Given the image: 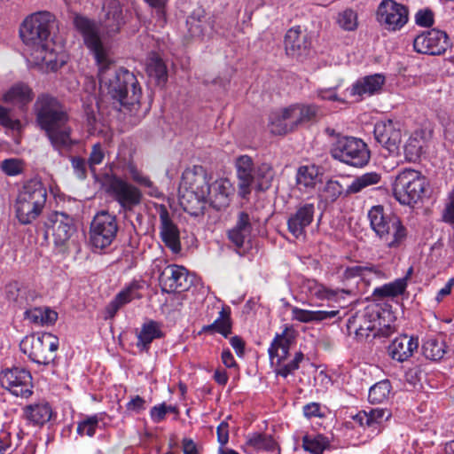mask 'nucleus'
I'll return each mask as SVG.
<instances>
[{
    "mask_svg": "<svg viewBox=\"0 0 454 454\" xmlns=\"http://www.w3.org/2000/svg\"><path fill=\"white\" fill-rule=\"evenodd\" d=\"M75 28L82 34L84 43L94 54L98 65L99 89L102 97L113 100L115 108H129L137 105L141 90L135 75L125 69H117L110 59L109 49L98 35L94 22L76 15Z\"/></svg>",
    "mask_w": 454,
    "mask_h": 454,
    "instance_id": "f257e3e1",
    "label": "nucleus"
},
{
    "mask_svg": "<svg viewBox=\"0 0 454 454\" xmlns=\"http://www.w3.org/2000/svg\"><path fill=\"white\" fill-rule=\"evenodd\" d=\"M54 17L50 12H36L27 17L20 29L28 60L51 71L61 67L67 60L63 45L50 37Z\"/></svg>",
    "mask_w": 454,
    "mask_h": 454,
    "instance_id": "f03ea898",
    "label": "nucleus"
},
{
    "mask_svg": "<svg viewBox=\"0 0 454 454\" xmlns=\"http://www.w3.org/2000/svg\"><path fill=\"white\" fill-rule=\"evenodd\" d=\"M34 108L38 125L45 131L54 148H67L74 143L70 137L67 114L56 98L42 94L38 96Z\"/></svg>",
    "mask_w": 454,
    "mask_h": 454,
    "instance_id": "7ed1b4c3",
    "label": "nucleus"
},
{
    "mask_svg": "<svg viewBox=\"0 0 454 454\" xmlns=\"http://www.w3.org/2000/svg\"><path fill=\"white\" fill-rule=\"evenodd\" d=\"M368 219L372 230L387 247H398L405 240L407 230L402 221L395 215L386 214L382 206L372 207Z\"/></svg>",
    "mask_w": 454,
    "mask_h": 454,
    "instance_id": "20e7f679",
    "label": "nucleus"
},
{
    "mask_svg": "<svg viewBox=\"0 0 454 454\" xmlns=\"http://www.w3.org/2000/svg\"><path fill=\"white\" fill-rule=\"evenodd\" d=\"M46 198V189L40 181L33 179L27 182L19 192L14 205L19 222L28 224L35 220L44 207Z\"/></svg>",
    "mask_w": 454,
    "mask_h": 454,
    "instance_id": "39448f33",
    "label": "nucleus"
},
{
    "mask_svg": "<svg viewBox=\"0 0 454 454\" xmlns=\"http://www.w3.org/2000/svg\"><path fill=\"white\" fill-rule=\"evenodd\" d=\"M349 334H355L359 339L372 336H388L395 328L385 323L377 306L371 305L350 317L347 323Z\"/></svg>",
    "mask_w": 454,
    "mask_h": 454,
    "instance_id": "423d86ee",
    "label": "nucleus"
},
{
    "mask_svg": "<svg viewBox=\"0 0 454 454\" xmlns=\"http://www.w3.org/2000/svg\"><path fill=\"white\" fill-rule=\"evenodd\" d=\"M294 339L295 332L292 328L286 327L281 333L275 336L269 348L270 363L278 367L276 373L284 378L296 371L304 357L301 352H297L291 362L282 364L288 356L289 348Z\"/></svg>",
    "mask_w": 454,
    "mask_h": 454,
    "instance_id": "0eeeda50",
    "label": "nucleus"
},
{
    "mask_svg": "<svg viewBox=\"0 0 454 454\" xmlns=\"http://www.w3.org/2000/svg\"><path fill=\"white\" fill-rule=\"evenodd\" d=\"M427 181L420 172L404 169L393 183V195L403 205L413 206L424 196Z\"/></svg>",
    "mask_w": 454,
    "mask_h": 454,
    "instance_id": "6e6552de",
    "label": "nucleus"
},
{
    "mask_svg": "<svg viewBox=\"0 0 454 454\" xmlns=\"http://www.w3.org/2000/svg\"><path fill=\"white\" fill-rule=\"evenodd\" d=\"M20 350L33 362L49 364L56 357L59 339L50 333H42L26 336L20 344Z\"/></svg>",
    "mask_w": 454,
    "mask_h": 454,
    "instance_id": "1a4fd4ad",
    "label": "nucleus"
},
{
    "mask_svg": "<svg viewBox=\"0 0 454 454\" xmlns=\"http://www.w3.org/2000/svg\"><path fill=\"white\" fill-rule=\"evenodd\" d=\"M330 153L335 160L353 167H363L370 160L367 145L353 137H338L332 145Z\"/></svg>",
    "mask_w": 454,
    "mask_h": 454,
    "instance_id": "9d476101",
    "label": "nucleus"
},
{
    "mask_svg": "<svg viewBox=\"0 0 454 454\" xmlns=\"http://www.w3.org/2000/svg\"><path fill=\"white\" fill-rule=\"evenodd\" d=\"M104 188L124 211H132L142 201V192L116 174L113 173L106 177Z\"/></svg>",
    "mask_w": 454,
    "mask_h": 454,
    "instance_id": "9b49d317",
    "label": "nucleus"
},
{
    "mask_svg": "<svg viewBox=\"0 0 454 454\" xmlns=\"http://www.w3.org/2000/svg\"><path fill=\"white\" fill-rule=\"evenodd\" d=\"M118 231L115 215L107 211L98 212L90 228V242L96 249H103L114 241Z\"/></svg>",
    "mask_w": 454,
    "mask_h": 454,
    "instance_id": "f8f14e48",
    "label": "nucleus"
},
{
    "mask_svg": "<svg viewBox=\"0 0 454 454\" xmlns=\"http://www.w3.org/2000/svg\"><path fill=\"white\" fill-rule=\"evenodd\" d=\"M48 232L51 231L53 242L59 252L67 253L75 247L76 233L73 219L63 213H54L50 218Z\"/></svg>",
    "mask_w": 454,
    "mask_h": 454,
    "instance_id": "ddd939ff",
    "label": "nucleus"
},
{
    "mask_svg": "<svg viewBox=\"0 0 454 454\" xmlns=\"http://www.w3.org/2000/svg\"><path fill=\"white\" fill-rule=\"evenodd\" d=\"M409 20L408 8L394 0H383L377 9V20L388 31H397Z\"/></svg>",
    "mask_w": 454,
    "mask_h": 454,
    "instance_id": "4468645a",
    "label": "nucleus"
},
{
    "mask_svg": "<svg viewBox=\"0 0 454 454\" xmlns=\"http://www.w3.org/2000/svg\"><path fill=\"white\" fill-rule=\"evenodd\" d=\"M0 384L13 395L27 398L32 395V377L30 372L23 368L3 370L0 373Z\"/></svg>",
    "mask_w": 454,
    "mask_h": 454,
    "instance_id": "2eb2a0df",
    "label": "nucleus"
},
{
    "mask_svg": "<svg viewBox=\"0 0 454 454\" xmlns=\"http://www.w3.org/2000/svg\"><path fill=\"white\" fill-rule=\"evenodd\" d=\"M402 126L398 121L385 120L374 126V137L390 153H397L402 143Z\"/></svg>",
    "mask_w": 454,
    "mask_h": 454,
    "instance_id": "dca6fc26",
    "label": "nucleus"
},
{
    "mask_svg": "<svg viewBox=\"0 0 454 454\" xmlns=\"http://www.w3.org/2000/svg\"><path fill=\"white\" fill-rule=\"evenodd\" d=\"M449 46V37L443 31L432 29L419 35L413 42L414 50L422 54L441 55Z\"/></svg>",
    "mask_w": 454,
    "mask_h": 454,
    "instance_id": "f3484780",
    "label": "nucleus"
},
{
    "mask_svg": "<svg viewBox=\"0 0 454 454\" xmlns=\"http://www.w3.org/2000/svg\"><path fill=\"white\" fill-rule=\"evenodd\" d=\"M157 212L160 216V235L162 241L173 253H178L181 250V243L177 226L171 220L164 205L157 206Z\"/></svg>",
    "mask_w": 454,
    "mask_h": 454,
    "instance_id": "a211bd4d",
    "label": "nucleus"
},
{
    "mask_svg": "<svg viewBox=\"0 0 454 454\" xmlns=\"http://www.w3.org/2000/svg\"><path fill=\"white\" fill-rule=\"evenodd\" d=\"M236 175L238 178V193L246 199L252 191L254 184V166L253 160L248 155H241L235 161Z\"/></svg>",
    "mask_w": 454,
    "mask_h": 454,
    "instance_id": "6ab92c4d",
    "label": "nucleus"
},
{
    "mask_svg": "<svg viewBox=\"0 0 454 454\" xmlns=\"http://www.w3.org/2000/svg\"><path fill=\"white\" fill-rule=\"evenodd\" d=\"M252 224L249 215L241 212L239 214L236 225L228 232L231 242L236 247L239 254L250 247Z\"/></svg>",
    "mask_w": 454,
    "mask_h": 454,
    "instance_id": "aec40b11",
    "label": "nucleus"
},
{
    "mask_svg": "<svg viewBox=\"0 0 454 454\" xmlns=\"http://www.w3.org/2000/svg\"><path fill=\"white\" fill-rule=\"evenodd\" d=\"M187 278V270L184 267L172 264L162 270L159 281L163 291L180 292L188 288Z\"/></svg>",
    "mask_w": 454,
    "mask_h": 454,
    "instance_id": "412c9836",
    "label": "nucleus"
},
{
    "mask_svg": "<svg viewBox=\"0 0 454 454\" xmlns=\"http://www.w3.org/2000/svg\"><path fill=\"white\" fill-rule=\"evenodd\" d=\"M111 169L119 171H128L131 179L139 185L152 188L153 187V182L150 178L145 176L137 168L129 152L125 149H120L116 160L112 163Z\"/></svg>",
    "mask_w": 454,
    "mask_h": 454,
    "instance_id": "4be33fe9",
    "label": "nucleus"
},
{
    "mask_svg": "<svg viewBox=\"0 0 454 454\" xmlns=\"http://www.w3.org/2000/svg\"><path fill=\"white\" fill-rule=\"evenodd\" d=\"M233 194V184L227 178L217 179L207 187V200L216 209L229 206Z\"/></svg>",
    "mask_w": 454,
    "mask_h": 454,
    "instance_id": "5701e85b",
    "label": "nucleus"
},
{
    "mask_svg": "<svg viewBox=\"0 0 454 454\" xmlns=\"http://www.w3.org/2000/svg\"><path fill=\"white\" fill-rule=\"evenodd\" d=\"M418 348V338L402 334L392 340L388 346V354L393 360L403 363L411 358Z\"/></svg>",
    "mask_w": 454,
    "mask_h": 454,
    "instance_id": "b1692460",
    "label": "nucleus"
},
{
    "mask_svg": "<svg viewBox=\"0 0 454 454\" xmlns=\"http://www.w3.org/2000/svg\"><path fill=\"white\" fill-rule=\"evenodd\" d=\"M35 97L32 88L25 82L12 85L2 96V100L9 105L25 110Z\"/></svg>",
    "mask_w": 454,
    "mask_h": 454,
    "instance_id": "393cba45",
    "label": "nucleus"
},
{
    "mask_svg": "<svg viewBox=\"0 0 454 454\" xmlns=\"http://www.w3.org/2000/svg\"><path fill=\"white\" fill-rule=\"evenodd\" d=\"M314 213L315 207L312 203H306L299 207L287 221L288 231L297 239L303 237L305 228L313 221Z\"/></svg>",
    "mask_w": 454,
    "mask_h": 454,
    "instance_id": "a878e982",
    "label": "nucleus"
},
{
    "mask_svg": "<svg viewBox=\"0 0 454 454\" xmlns=\"http://www.w3.org/2000/svg\"><path fill=\"white\" fill-rule=\"evenodd\" d=\"M385 76L380 74L367 75L358 79L349 89V94L362 99L381 91L385 83Z\"/></svg>",
    "mask_w": 454,
    "mask_h": 454,
    "instance_id": "bb28decb",
    "label": "nucleus"
},
{
    "mask_svg": "<svg viewBox=\"0 0 454 454\" xmlns=\"http://www.w3.org/2000/svg\"><path fill=\"white\" fill-rule=\"evenodd\" d=\"M302 293L311 298L338 301L348 292L344 289H330L315 279H306L301 286Z\"/></svg>",
    "mask_w": 454,
    "mask_h": 454,
    "instance_id": "cd10ccee",
    "label": "nucleus"
},
{
    "mask_svg": "<svg viewBox=\"0 0 454 454\" xmlns=\"http://www.w3.org/2000/svg\"><path fill=\"white\" fill-rule=\"evenodd\" d=\"M309 46L308 36L299 27L287 30L285 35V49L286 54L299 57L306 52Z\"/></svg>",
    "mask_w": 454,
    "mask_h": 454,
    "instance_id": "c85d7f7f",
    "label": "nucleus"
},
{
    "mask_svg": "<svg viewBox=\"0 0 454 454\" xmlns=\"http://www.w3.org/2000/svg\"><path fill=\"white\" fill-rule=\"evenodd\" d=\"M104 19L102 27L111 35L120 30L121 25V8L118 0H106L103 4Z\"/></svg>",
    "mask_w": 454,
    "mask_h": 454,
    "instance_id": "c756f323",
    "label": "nucleus"
},
{
    "mask_svg": "<svg viewBox=\"0 0 454 454\" xmlns=\"http://www.w3.org/2000/svg\"><path fill=\"white\" fill-rule=\"evenodd\" d=\"M320 168L316 165L301 166L296 172V185L300 191L309 192L321 181Z\"/></svg>",
    "mask_w": 454,
    "mask_h": 454,
    "instance_id": "7c9ffc66",
    "label": "nucleus"
},
{
    "mask_svg": "<svg viewBox=\"0 0 454 454\" xmlns=\"http://www.w3.org/2000/svg\"><path fill=\"white\" fill-rule=\"evenodd\" d=\"M24 432L14 425H10L0 431V454H12L20 445Z\"/></svg>",
    "mask_w": 454,
    "mask_h": 454,
    "instance_id": "2f4dec72",
    "label": "nucleus"
},
{
    "mask_svg": "<svg viewBox=\"0 0 454 454\" xmlns=\"http://www.w3.org/2000/svg\"><path fill=\"white\" fill-rule=\"evenodd\" d=\"M339 310H308L298 307L291 309L292 319L301 323L320 322L336 317Z\"/></svg>",
    "mask_w": 454,
    "mask_h": 454,
    "instance_id": "473e14b6",
    "label": "nucleus"
},
{
    "mask_svg": "<svg viewBox=\"0 0 454 454\" xmlns=\"http://www.w3.org/2000/svg\"><path fill=\"white\" fill-rule=\"evenodd\" d=\"M137 337V346L142 349H147L153 340L163 337L160 324L153 320L145 322Z\"/></svg>",
    "mask_w": 454,
    "mask_h": 454,
    "instance_id": "72a5a7b5",
    "label": "nucleus"
},
{
    "mask_svg": "<svg viewBox=\"0 0 454 454\" xmlns=\"http://www.w3.org/2000/svg\"><path fill=\"white\" fill-rule=\"evenodd\" d=\"M24 414L27 420L35 425H43L52 416V410L46 403H35L27 406Z\"/></svg>",
    "mask_w": 454,
    "mask_h": 454,
    "instance_id": "f704fd0d",
    "label": "nucleus"
},
{
    "mask_svg": "<svg viewBox=\"0 0 454 454\" xmlns=\"http://www.w3.org/2000/svg\"><path fill=\"white\" fill-rule=\"evenodd\" d=\"M137 284H131L125 289L117 294L115 298L108 304L106 311L110 317H114L116 312L125 304L130 302L135 298L139 297Z\"/></svg>",
    "mask_w": 454,
    "mask_h": 454,
    "instance_id": "c9c22d12",
    "label": "nucleus"
},
{
    "mask_svg": "<svg viewBox=\"0 0 454 454\" xmlns=\"http://www.w3.org/2000/svg\"><path fill=\"white\" fill-rule=\"evenodd\" d=\"M26 318L38 325H50L57 321L58 313L48 307H37L27 310Z\"/></svg>",
    "mask_w": 454,
    "mask_h": 454,
    "instance_id": "e433bc0d",
    "label": "nucleus"
},
{
    "mask_svg": "<svg viewBox=\"0 0 454 454\" xmlns=\"http://www.w3.org/2000/svg\"><path fill=\"white\" fill-rule=\"evenodd\" d=\"M381 180V176L377 172H367L356 176L348 186V193H357L365 188L378 184Z\"/></svg>",
    "mask_w": 454,
    "mask_h": 454,
    "instance_id": "4c0bfd02",
    "label": "nucleus"
},
{
    "mask_svg": "<svg viewBox=\"0 0 454 454\" xmlns=\"http://www.w3.org/2000/svg\"><path fill=\"white\" fill-rule=\"evenodd\" d=\"M269 127L271 133L275 135H285L292 131L287 121L285 108L272 112L269 118Z\"/></svg>",
    "mask_w": 454,
    "mask_h": 454,
    "instance_id": "58836bf2",
    "label": "nucleus"
},
{
    "mask_svg": "<svg viewBox=\"0 0 454 454\" xmlns=\"http://www.w3.org/2000/svg\"><path fill=\"white\" fill-rule=\"evenodd\" d=\"M422 350L426 358L438 361L446 353V344L442 339H428L424 342Z\"/></svg>",
    "mask_w": 454,
    "mask_h": 454,
    "instance_id": "ea45409f",
    "label": "nucleus"
},
{
    "mask_svg": "<svg viewBox=\"0 0 454 454\" xmlns=\"http://www.w3.org/2000/svg\"><path fill=\"white\" fill-rule=\"evenodd\" d=\"M391 391L390 381L387 380H380L370 388L368 399L372 403H381L388 400Z\"/></svg>",
    "mask_w": 454,
    "mask_h": 454,
    "instance_id": "a19ab883",
    "label": "nucleus"
},
{
    "mask_svg": "<svg viewBox=\"0 0 454 454\" xmlns=\"http://www.w3.org/2000/svg\"><path fill=\"white\" fill-rule=\"evenodd\" d=\"M254 183L259 190L268 189L274 177L273 168L270 164L262 163L254 169Z\"/></svg>",
    "mask_w": 454,
    "mask_h": 454,
    "instance_id": "79ce46f5",
    "label": "nucleus"
},
{
    "mask_svg": "<svg viewBox=\"0 0 454 454\" xmlns=\"http://www.w3.org/2000/svg\"><path fill=\"white\" fill-rule=\"evenodd\" d=\"M302 446L306 451L312 454H322L327 446V441L321 434L305 435L302 439Z\"/></svg>",
    "mask_w": 454,
    "mask_h": 454,
    "instance_id": "37998d69",
    "label": "nucleus"
},
{
    "mask_svg": "<svg viewBox=\"0 0 454 454\" xmlns=\"http://www.w3.org/2000/svg\"><path fill=\"white\" fill-rule=\"evenodd\" d=\"M371 274L378 275L380 270L374 266H363V265H352L347 267L342 272V278L345 280H349L357 277L366 278Z\"/></svg>",
    "mask_w": 454,
    "mask_h": 454,
    "instance_id": "c03bdc74",
    "label": "nucleus"
},
{
    "mask_svg": "<svg viewBox=\"0 0 454 454\" xmlns=\"http://www.w3.org/2000/svg\"><path fill=\"white\" fill-rule=\"evenodd\" d=\"M337 23L343 30L354 31L358 27L357 14L351 9H346L338 14Z\"/></svg>",
    "mask_w": 454,
    "mask_h": 454,
    "instance_id": "a18cd8bd",
    "label": "nucleus"
},
{
    "mask_svg": "<svg viewBox=\"0 0 454 454\" xmlns=\"http://www.w3.org/2000/svg\"><path fill=\"white\" fill-rule=\"evenodd\" d=\"M148 74L154 77L159 83L165 82L167 80V67L158 57H153L150 59L147 65Z\"/></svg>",
    "mask_w": 454,
    "mask_h": 454,
    "instance_id": "49530a36",
    "label": "nucleus"
},
{
    "mask_svg": "<svg viewBox=\"0 0 454 454\" xmlns=\"http://www.w3.org/2000/svg\"><path fill=\"white\" fill-rule=\"evenodd\" d=\"M99 418L98 415L89 416L79 421L76 432L80 436L92 437L98 426Z\"/></svg>",
    "mask_w": 454,
    "mask_h": 454,
    "instance_id": "de8ad7c7",
    "label": "nucleus"
},
{
    "mask_svg": "<svg viewBox=\"0 0 454 454\" xmlns=\"http://www.w3.org/2000/svg\"><path fill=\"white\" fill-rule=\"evenodd\" d=\"M247 444L255 450H271L275 442L274 441L262 434H253L247 436Z\"/></svg>",
    "mask_w": 454,
    "mask_h": 454,
    "instance_id": "09e8293b",
    "label": "nucleus"
},
{
    "mask_svg": "<svg viewBox=\"0 0 454 454\" xmlns=\"http://www.w3.org/2000/svg\"><path fill=\"white\" fill-rule=\"evenodd\" d=\"M340 84L330 88H320L316 90V96L321 100H329L340 104H347V100L338 95V90Z\"/></svg>",
    "mask_w": 454,
    "mask_h": 454,
    "instance_id": "8fccbe9b",
    "label": "nucleus"
},
{
    "mask_svg": "<svg viewBox=\"0 0 454 454\" xmlns=\"http://www.w3.org/2000/svg\"><path fill=\"white\" fill-rule=\"evenodd\" d=\"M407 286L405 278H399L395 281L383 286L380 290V294L384 296H396L403 294Z\"/></svg>",
    "mask_w": 454,
    "mask_h": 454,
    "instance_id": "3c124183",
    "label": "nucleus"
},
{
    "mask_svg": "<svg viewBox=\"0 0 454 454\" xmlns=\"http://www.w3.org/2000/svg\"><path fill=\"white\" fill-rule=\"evenodd\" d=\"M2 170L8 176H17L24 169V163L16 158L6 159L1 163Z\"/></svg>",
    "mask_w": 454,
    "mask_h": 454,
    "instance_id": "603ef678",
    "label": "nucleus"
},
{
    "mask_svg": "<svg viewBox=\"0 0 454 454\" xmlns=\"http://www.w3.org/2000/svg\"><path fill=\"white\" fill-rule=\"evenodd\" d=\"M286 112L287 121L289 122V126L292 129V131L294 130L300 124H302L301 120V112L300 110V104H295L285 107Z\"/></svg>",
    "mask_w": 454,
    "mask_h": 454,
    "instance_id": "864d4df0",
    "label": "nucleus"
},
{
    "mask_svg": "<svg viewBox=\"0 0 454 454\" xmlns=\"http://www.w3.org/2000/svg\"><path fill=\"white\" fill-rule=\"evenodd\" d=\"M212 328L221 334L227 336L231 332L229 314L224 310H222L219 313V317L213 323Z\"/></svg>",
    "mask_w": 454,
    "mask_h": 454,
    "instance_id": "5fc2aeb1",
    "label": "nucleus"
},
{
    "mask_svg": "<svg viewBox=\"0 0 454 454\" xmlns=\"http://www.w3.org/2000/svg\"><path fill=\"white\" fill-rule=\"evenodd\" d=\"M343 192L342 185L334 180H329L325 186L324 192L326 200L334 201Z\"/></svg>",
    "mask_w": 454,
    "mask_h": 454,
    "instance_id": "6e6d98bb",
    "label": "nucleus"
},
{
    "mask_svg": "<svg viewBox=\"0 0 454 454\" xmlns=\"http://www.w3.org/2000/svg\"><path fill=\"white\" fill-rule=\"evenodd\" d=\"M415 22L419 27H431L434 24L433 11L428 8L419 10L415 14Z\"/></svg>",
    "mask_w": 454,
    "mask_h": 454,
    "instance_id": "4d7b16f0",
    "label": "nucleus"
},
{
    "mask_svg": "<svg viewBox=\"0 0 454 454\" xmlns=\"http://www.w3.org/2000/svg\"><path fill=\"white\" fill-rule=\"evenodd\" d=\"M0 123L12 129H19L20 122L19 120H14L10 115L9 109L0 106Z\"/></svg>",
    "mask_w": 454,
    "mask_h": 454,
    "instance_id": "13d9d810",
    "label": "nucleus"
},
{
    "mask_svg": "<svg viewBox=\"0 0 454 454\" xmlns=\"http://www.w3.org/2000/svg\"><path fill=\"white\" fill-rule=\"evenodd\" d=\"M367 415L371 427H374L375 425L381 423L385 419H388L390 413L387 410L375 408L367 411Z\"/></svg>",
    "mask_w": 454,
    "mask_h": 454,
    "instance_id": "bf43d9fd",
    "label": "nucleus"
},
{
    "mask_svg": "<svg viewBox=\"0 0 454 454\" xmlns=\"http://www.w3.org/2000/svg\"><path fill=\"white\" fill-rule=\"evenodd\" d=\"M300 110L301 112L302 123L313 121L319 114V107L316 105H302L300 104Z\"/></svg>",
    "mask_w": 454,
    "mask_h": 454,
    "instance_id": "052dcab7",
    "label": "nucleus"
},
{
    "mask_svg": "<svg viewBox=\"0 0 454 454\" xmlns=\"http://www.w3.org/2000/svg\"><path fill=\"white\" fill-rule=\"evenodd\" d=\"M105 157L104 150L99 143L95 144L92 146V150L88 160V163L90 168H93L94 166L100 164Z\"/></svg>",
    "mask_w": 454,
    "mask_h": 454,
    "instance_id": "680f3d73",
    "label": "nucleus"
},
{
    "mask_svg": "<svg viewBox=\"0 0 454 454\" xmlns=\"http://www.w3.org/2000/svg\"><path fill=\"white\" fill-rule=\"evenodd\" d=\"M146 408L145 400L139 396L134 395L130 398V400L126 404L127 411L134 413H140L145 411Z\"/></svg>",
    "mask_w": 454,
    "mask_h": 454,
    "instance_id": "e2e57ef3",
    "label": "nucleus"
},
{
    "mask_svg": "<svg viewBox=\"0 0 454 454\" xmlns=\"http://www.w3.org/2000/svg\"><path fill=\"white\" fill-rule=\"evenodd\" d=\"M167 414L166 404L160 403L153 406L150 411V416L154 423L161 422Z\"/></svg>",
    "mask_w": 454,
    "mask_h": 454,
    "instance_id": "0e129e2a",
    "label": "nucleus"
},
{
    "mask_svg": "<svg viewBox=\"0 0 454 454\" xmlns=\"http://www.w3.org/2000/svg\"><path fill=\"white\" fill-rule=\"evenodd\" d=\"M146 4H148L152 8L155 9L156 15L160 20L161 23H164L165 19V12H164V7H165V0H144Z\"/></svg>",
    "mask_w": 454,
    "mask_h": 454,
    "instance_id": "69168bd1",
    "label": "nucleus"
},
{
    "mask_svg": "<svg viewBox=\"0 0 454 454\" xmlns=\"http://www.w3.org/2000/svg\"><path fill=\"white\" fill-rule=\"evenodd\" d=\"M443 220L447 223H454V189L449 195V203L443 213Z\"/></svg>",
    "mask_w": 454,
    "mask_h": 454,
    "instance_id": "338daca9",
    "label": "nucleus"
},
{
    "mask_svg": "<svg viewBox=\"0 0 454 454\" xmlns=\"http://www.w3.org/2000/svg\"><path fill=\"white\" fill-rule=\"evenodd\" d=\"M217 440L221 445H224L229 441V425L227 422L223 421L217 427Z\"/></svg>",
    "mask_w": 454,
    "mask_h": 454,
    "instance_id": "774afa93",
    "label": "nucleus"
}]
</instances>
